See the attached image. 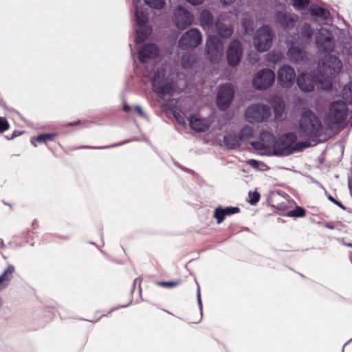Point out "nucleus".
<instances>
[{
	"label": "nucleus",
	"mask_w": 352,
	"mask_h": 352,
	"mask_svg": "<svg viewBox=\"0 0 352 352\" xmlns=\"http://www.w3.org/2000/svg\"><path fill=\"white\" fill-rule=\"evenodd\" d=\"M241 139L235 134L229 133L224 136L223 143L229 148H235L240 145Z\"/></svg>",
	"instance_id": "bb28decb"
},
{
	"label": "nucleus",
	"mask_w": 352,
	"mask_h": 352,
	"mask_svg": "<svg viewBox=\"0 0 352 352\" xmlns=\"http://www.w3.org/2000/svg\"><path fill=\"white\" fill-rule=\"evenodd\" d=\"M267 59L270 62L276 63L283 58V54L280 51L274 50L267 55Z\"/></svg>",
	"instance_id": "f704fd0d"
},
{
	"label": "nucleus",
	"mask_w": 352,
	"mask_h": 352,
	"mask_svg": "<svg viewBox=\"0 0 352 352\" xmlns=\"http://www.w3.org/2000/svg\"><path fill=\"white\" fill-rule=\"evenodd\" d=\"M247 163L254 167V168H257L258 166V162L255 160H249Z\"/></svg>",
	"instance_id": "a18cd8bd"
},
{
	"label": "nucleus",
	"mask_w": 352,
	"mask_h": 352,
	"mask_svg": "<svg viewBox=\"0 0 352 352\" xmlns=\"http://www.w3.org/2000/svg\"><path fill=\"white\" fill-rule=\"evenodd\" d=\"M9 128V124L6 118L0 117V133H2Z\"/></svg>",
	"instance_id": "ea45409f"
},
{
	"label": "nucleus",
	"mask_w": 352,
	"mask_h": 352,
	"mask_svg": "<svg viewBox=\"0 0 352 352\" xmlns=\"http://www.w3.org/2000/svg\"><path fill=\"white\" fill-rule=\"evenodd\" d=\"M296 73L294 68L288 65H284L278 70V81L284 88L291 87L294 82Z\"/></svg>",
	"instance_id": "f3484780"
},
{
	"label": "nucleus",
	"mask_w": 352,
	"mask_h": 352,
	"mask_svg": "<svg viewBox=\"0 0 352 352\" xmlns=\"http://www.w3.org/2000/svg\"><path fill=\"white\" fill-rule=\"evenodd\" d=\"M296 135L289 133L280 137L276 141L274 148V155L277 156H286L292 153L295 150Z\"/></svg>",
	"instance_id": "6e6552de"
},
{
	"label": "nucleus",
	"mask_w": 352,
	"mask_h": 352,
	"mask_svg": "<svg viewBox=\"0 0 352 352\" xmlns=\"http://www.w3.org/2000/svg\"><path fill=\"white\" fill-rule=\"evenodd\" d=\"M271 114L269 106L254 104L249 106L245 112V116L249 122H261L267 120Z\"/></svg>",
	"instance_id": "1a4fd4ad"
},
{
	"label": "nucleus",
	"mask_w": 352,
	"mask_h": 352,
	"mask_svg": "<svg viewBox=\"0 0 352 352\" xmlns=\"http://www.w3.org/2000/svg\"><path fill=\"white\" fill-rule=\"evenodd\" d=\"M202 41V36L199 30L191 28L185 32L179 41V47L183 50L195 48Z\"/></svg>",
	"instance_id": "f8f14e48"
},
{
	"label": "nucleus",
	"mask_w": 352,
	"mask_h": 352,
	"mask_svg": "<svg viewBox=\"0 0 352 352\" xmlns=\"http://www.w3.org/2000/svg\"><path fill=\"white\" fill-rule=\"evenodd\" d=\"M316 44L319 50L331 52L334 50L336 42L332 33L327 29L319 30L316 36Z\"/></svg>",
	"instance_id": "9d476101"
},
{
	"label": "nucleus",
	"mask_w": 352,
	"mask_h": 352,
	"mask_svg": "<svg viewBox=\"0 0 352 352\" xmlns=\"http://www.w3.org/2000/svg\"><path fill=\"white\" fill-rule=\"evenodd\" d=\"M249 203L251 205L257 204L260 199V195L257 192H249Z\"/></svg>",
	"instance_id": "58836bf2"
},
{
	"label": "nucleus",
	"mask_w": 352,
	"mask_h": 352,
	"mask_svg": "<svg viewBox=\"0 0 352 352\" xmlns=\"http://www.w3.org/2000/svg\"><path fill=\"white\" fill-rule=\"evenodd\" d=\"M79 122H72V123H69V125H76Z\"/></svg>",
	"instance_id": "5fc2aeb1"
},
{
	"label": "nucleus",
	"mask_w": 352,
	"mask_h": 352,
	"mask_svg": "<svg viewBox=\"0 0 352 352\" xmlns=\"http://www.w3.org/2000/svg\"><path fill=\"white\" fill-rule=\"evenodd\" d=\"M342 62L335 55H325L319 62L318 79L320 89L329 91L332 87V80L340 73Z\"/></svg>",
	"instance_id": "f03ea898"
},
{
	"label": "nucleus",
	"mask_w": 352,
	"mask_h": 352,
	"mask_svg": "<svg viewBox=\"0 0 352 352\" xmlns=\"http://www.w3.org/2000/svg\"><path fill=\"white\" fill-rule=\"evenodd\" d=\"M274 34L268 25H263L258 28L254 35L253 44L258 52H266L272 43Z\"/></svg>",
	"instance_id": "0eeeda50"
},
{
	"label": "nucleus",
	"mask_w": 352,
	"mask_h": 352,
	"mask_svg": "<svg viewBox=\"0 0 352 352\" xmlns=\"http://www.w3.org/2000/svg\"><path fill=\"white\" fill-rule=\"evenodd\" d=\"M275 80V74L270 69L258 71L254 76L253 86L258 90H264L271 87Z\"/></svg>",
	"instance_id": "9b49d317"
},
{
	"label": "nucleus",
	"mask_w": 352,
	"mask_h": 352,
	"mask_svg": "<svg viewBox=\"0 0 352 352\" xmlns=\"http://www.w3.org/2000/svg\"><path fill=\"white\" fill-rule=\"evenodd\" d=\"M2 305H3V300H2V298L0 297V309L2 307Z\"/></svg>",
	"instance_id": "864d4df0"
},
{
	"label": "nucleus",
	"mask_w": 352,
	"mask_h": 352,
	"mask_svg": "<svg viewBox=\"0 0 352 352\" xmlns=\"http://www.w3.org/2000/svg\"><path fill=\"white\" fill-rule=\"evenodd\" d=\"M223 21V16L221 15L216 23L215 30L221 36L228 38L232 35L233 28L229 23H224Z\"/></svg>",
	"instance_id": "5701e85b"
},
{
	"label": "nucleus",
	"mask_w": 352,
	"mask_h": 352,
	"mask_svg": "<svg viewBox=\"0 0 352 352\" xmlns=\"http://www.w3.org/2000/svg\"><path fill=\"white\" fill-rule=\"evenodd\" d=\"M123 143H120V144H113L112 146H105V148H109V147H113V146H119V145H122ZM95 148H104V147H96Z\"/></svg>",
	"instance_id": "8fccbe9b"
},
{
	"label": "nucleus",
	"mask_w": 352,
	"mask_h": 352,
	"mask_svg": "<svg viewBox=\"0 0 352 352\" xmlns=\"http://www.w3.org/2000/svg\"><path fill=\"white\" fill-rule=\"evenodd\" d=\"M276 142L273 134L270 132L263 131L260 135V140L258 142H253L251 144L256 150H265V153L274 155V148Z\"/></svg>",
	"instance_id": "2eb2a0df"
},
{
	"label": "nucleus",
	"mask_w": 352,
	"mask_h": 352,
	"mask_svg": "<svg viewBox=\"0 0 352 352\" xmlns=\"http://www.w3.org/2000/svg\"><path fill=\"white\" fill-rule=\"evenodd\" d=\"M158 52L154 44L146 45L139 51L140 60L146 65L157 56Z\"/></svg>",
	"instance_id": "aec40b11"
},
{
	"label": "nucleus",
	"mask_w": 352,
	"mask_h": 352,
	"mask_svg": "<svg viewBox=\"0 0 352 352\" xmlns=\"http://www.w3.org/2000/svg\"><path fill=\"white\" fill-rule=\"evenodd\" d=\"M276 113L281 112L284 109V103L282 101L278 102L276 107H274Z\"/></svg>",
	"instance_id": "37998d69"
},
{
	"label": "nucleus",
	"mask_w": 352,
	"mask_h": 352,
	"mask_svg": "<svg viewBox=\"0 0 352 352\" xmlns=\"http://www.w3.org/2000/svg\"><path fill=\"white\" fill-rule=\"evenodd\" d=\"M188 120L191 129L197 132L205 131L210 126L209 121L201 118L199 114L192 115L188 118Z\"/></svg>",
	"instance_id": "412c9836"
},
{
	"label": "nucleus",
	"mask_w": 352,
	"mask_h": 352,
	"mask_svg": "<svg viewBox=\"0 0 352 352\" xmlns=\"http://www.w3.org/2000/svg\"><path fill=\"white\" fill-rule=\"evenodd\" d=\"M292 45L289 47L287 56L292 63H300L306 59V52L302 47H299L298 40L292 41Z\"/></svg>",
	"instance_id": "6ab92c4d"
},
{
	"label": "nucleus",
	"mask_w": 352,
	"mask_h": 352,
	"mask_svg": "<svg viewBox=\"0 0 352 352\" xmlns=\"http://www.w3.org/2000/svg\"><path fill=\"white\" fill-rule=\"evenodd\" d=\"M14 271L13 265H8L3 273L0 276V291L6 287L12 278Z\"/></svg>",
	"instance_id": "a878e982"
},
{
	"label": "nucleus",
	"mask_w": 352,
	"mask_h": 352,
	"mask_svg": "<svg viewBox=\"0 0 352 352\" xmlns=\"http://www.w3.org/2000/svg\"><path fill=\"white\" fill-rule=\"evenodd\" d=\"M174 117L176 120V121L181 124H184L185 123V118L184 117L181 115L179 113L175 112L174 113Z\"/></svg>",
	"instance_id": "79ce46f5"
},
{
	"label": "nucleus",
	"mask_w": 352,
	"mask_h": 352,
	"mask_svg": "<svg viewBox=\"0 0 352 352\" xmlns=\"http://www.w3.org/2000/svg\"><path fill=\"white\" fill-rule=\"evenodd\" d=\"M318 78L320 77L317 73L302 74L297 77V85L302 91L311 92L314 91L315 86L320 89L318 86Z\"/></svg>",
	"instance_id": "dca6fc26"
},
{
	"label": "nucleus",
	"mask_w": 352,
	"mask_h": 352,
	"mask_svg": "<svg viewBox=\"0 0 352 352\" xmlns=\"http://www.w3.org/2000/svg\"><path fill=\"white\" fill-rule=\"evenodd\" d=\"M144 2L151 8L161 9L164 5V0H144Z\"/></svg>",
	"instance_id": "c9c22d12"
},
{
	"label": "nucleus",
	"mask_w": 352,
	"mask_h": 352,
	"mask_svg": "<svg viewBox=\"0 0 352 352\" xmlns=\"http://www.w3.org/2000/svg\"><path fill=\"white\" fill-rule=\"evenodd\" d=\"M197 302H198V305H199V311H200V318H199V320L198 321L195 322L196 323L199 322L201 320V319L202 318V309H203V305H202L201 299L200 289H199V287L197 289Z\"/></svg>",
	"instance_id": "a19ab883"
},
{
	"label": "nucleus",
	"mask_w": 352,
	"mask_h": 352,
	"mask_svg": "<svg viewBox=\"0 0 352 352\" xmlns=\"http://www.w3.org/2000/svg\"><path fill=\"white\" fill-rule=\"evenodd\" d=\"M309 0H293L294 7L298 10L305 9L309 5Z\"/></svg>",
	"instance_id": "e433bc0d"
},
{
	"label": "nucleus",
	"mask_w": 352,
	"mask_h": 352,
	"mask_svg": "<svg viewBox=\"0 0 352 352\" xmlns=\"http://www.w3.org/2000/svg\"><path fill=\"white\" fill-rule=\"evenodd\" d=\"M151 79L153 91L162 100L169 99L176 92L181 91L184 87L178 86L174 79L177 76L175 69L168 65H157Z\"/></svg>",
	"instance_id": "f257e3e1"
},
{
	"label": "nucleus",
	"mask_w": 352,
	"mask_h": 352,
	"mask_svg": "<svg viewBox=\"0 0 352 352\" xmlns=\"http://www.w3.org/2000/svg\"><path fill=\"white\" fill-rule=\"evenodd\" d=\"M13 136H16V132H14V133H13Z\"/></svg>",
	"instance_id": "bf43d9fd"
},
{
	"label": "nucleus",
	"mask_w": 352,
	"mask_h": 352,
	"mask_svg": "<svg viewBox=\"0 0 352 352\" xmlns=\"http://www.w3.org/2000/svg\"><path fill=\"white\" fill-rule=\"evenodd\" d=\"M221 1L224 4L228 5V4L232 3L234 0H221Z\"/></svg>",
	"instance_id": "3c124183"
},
{
	"label": "nucleus",
	"mask_w": 352,
	"mask_h": 352,
	"mask_svg": "<svg viewBox=\"0 0 352 352\" xmlns=\"http://www.w3.org/2000/svg\"><path fill=\"white\" fill-rule=\"evenodd\" d=\"M239 211L237 207H226V208H217L214 210V217L217 219L218 224L221 223L226 216H229Z\"/></svg>",
	"instance_id": "393cba45"
},
{
	"label": "nucleus",
	"mask_w": 352,
	"mask_h": 352,
	"mask_svg": "<svg viewBox=\"0 0 352 352\" xmlns=\"http://www.w3.org/2000/svg\"><path fill=\"white\" fill-rule=\"evenodd\" d=\"M242 25L245 34H250L253 32L254 22L251 18H244L242 21Z\"/></svg>",
	"instance_id": "473e14b6"
},
{
	"label": "nucleus",
	"mask_w": 352,
	"mask_h": 352,
	"mask_svg": "<svg viewBox=\"0 0 352 352\" xmlns=\"http://www.w3.org/2000/svg\"><path fill=\"white\" fill-rule=\"evenodd\" d=\"M243 49L241 43L239 41H232L226 52L228 63L231 66L238 65L242 57Z\"/></svg>",
	"instance_id": "a211bd4d"
},
{
	"label": "nucleus",
	"mask_w": 352,
	"mask_h": 352,
	"mask_svg": "<svg viewBox=\"0 0 352 352\" xmlns=\"http://www.w3.org/2000/svg\"><path fill=\"white\" fill-rule=\"evenodd\" d=\"M135 108L136 111L138 113V114H139L140 116H144V113H143V111H142V109H141L140 106L137 105V106H135Z\"/></svg>",
	"instance_id": "de8ad7c7"
},
{
	"label": "nucleus",
	"mask_w": 352,
	"mask_h": 352,
	"mask_svg": "<svg viewBox=\"0 0 352 352\" xmlns=\"http://www.w3.org/2000/svg\"><path fill=\"white\" fill-rule=\"evenodd\" d=\"M206 58L212 63H219L223 57V43L213 35H208L206 43Z\"/></svg>",
	"instance_id": "423d86ee"
},
{
	"label": "nucleus",
	"mask_w": 352,
	"mask_h": 352,
	"mask_svg": "<svg viewBox=\"0 0 352 352\" xmlns=\"http://www.w3.org/2000/svg\"><path fill=\"white\" fill-rule=\"evenodd\" d=\"M140 0H133V4L135 7V42L138 43L143 42L151 33V28L146 25L148 21L146 10L138 6V3L140 2Z\"/></svg>",
	"instance_id": "39448f33"
},
{
	"label": "nucleus",
	"mask_w": 352,
	"mask_h": 352,
	"mask_svg": "<svg viewBox=\"0 0 352 352\" xmlns=\"http://www.w3.org/2000/svg\"><path fill=\"white\" fill-rule=\"evenodd\" d=\"M162 285L166 286V287H174L179 284V282L177 281H168V282H163L161 283Z\"/></svg>",
	"instance_id": "c03bdc74"
},
{
	"label": "nucleus",
	"mask_w": 352,
	"mask_h": 352,
	"mask_svg": "<svg viewBox=\"0 0 352 352\" xmlns=\"http://www.w3.org/2000/svg\"><path fill=\"white\" fill-rule=\"evenodd\" d=\"M310 12L311 15L320 16L323 19H327L329 16V12L319 6H315L311 8Z\"/></svg>",
	"instance_id": "2f4dec72"
},
{
	"label": "nucleus",
	"mask_w": 352,
	"mask_h": 352,
	"mask_svg": "<svg viewBox=\"0 0 352 352\" xmlns=\"http://www.w3.org/2000/svg\"><path fill=\"white\" fill-rule=\"evenodd\" d=\"M195 61V57L193 54L190 53L184 54L181 60L182 65L184 67L188 68L192 65Z\"/></svg>",
	"instance_id": "72a5a7b5"
},
{
	"label": "nucleus",
	"mask_w": 352,
	"mask_h": 352,
	"mask_svg": "<svg viewBox=\"0 0 352 352\" xmlns=\"http://www.w3.org/2000/svg\"><path fill=\"white\" fill-rule=\"evenodd\" d=\"M131 107L129 105L125 104L124 106H123V110L126 112H128L129 110H130Z\"/></svg>",
	"instance_id": "09e8293b"
},
{
	"label": "nucleus",
	"mask_w": 352,
	"mask_h": 352,
	"mask_svg": "<svg viewBox=\"0 0 352 352\" xmlns=\"http://www.w3.org/2000/svg\"><path fill=\"white\" fill-rule=\"evenodd\" d=\"M36 224H37V222H36V220L32 222V226H36Z\"/></svg>",
	"instance_id": "4d7b16f0"
},
{
	"label": "nucleus",
	"mask_w": 352,
	"mask_h": 352,
	"mask_svg": "<svg viewBox=\"0 0 352 352\" xmlns=\"http://www.w3.org/2000/svg\"><path fill=\"white\" fill-rule=\"evenodd\" d=\"M329 199L331 200V201H333V203L336 202V200L331 196L329 197Z\"/></svg>",
	"instance_id": "603ef678"
},
{
	"label": "nucleus",
	"mask_w": 352,
	"mask_h": 352,
	"mask_svg": "<svg viewBox=\"0 0 352 352\" xmlns=\"http://www.w3.org/2000/svg\"><path fill=\"white\" fill-rule=\"evenodd\" d=\"M0 245H1L2 247L3 246V241H1V240H0Z\"/></svg>",
	"instance_id": "13d9d810"
},
{
	"label": "nucleus",
	"mask_w": 352,
	"mask_h": 352,
	"mask_svg": "<svg viewBox=\"0 0 352 352\" xmlns=\"http://www.w3.org/2000/svg\"><path fill=\"white\" fill-rule=\"evenodd\" d=\"M276 21L285 29H290L296 25V19L293 16L283 12H278L276 14Z\"/></svg>",
	"instance_id": "b1692460"
},
{
	"label": "nucleus",
	"mask_w": 352,
	"mask_h": 352,
	"mask_svg": "<svg viewBox=\"0 0 352 352\" xmlns=\"http://www.w3.org/2000/svg\"><path fill=\"white\" fill-rule=\"evenodd\" d=\"M187 2L190 3L193 6H198L203 3L204 0H186Z\"/></svg>",
	"instance_id": "49530a36"
},
{
	"label": "nucleus",
	"mask_w": 352,
	"mask_h": 352,
	"mask_svg": "<svg viewBox=\"0 0 352 352\" xmlns=\"http://www.w3.org/2000/svg\"><path fill=\"white\" fill-rule=\"evenodd\" d=\"M341 94L344 100L352 103V82H350L343 87Z\"/></svg>",
	"instance_id": "c756f323"
},
{
	"label": "nucleus",
	"mask_w": 352,
	"mask_h": 352,
	"mask_svg": "<svg viewBox=\"0 0 352 352\" xmlns=\"http://www.w3.org/2000/svg\"><path fill=\"white\" fill-rule=\"evenodd\" d=\"M56 135L57 134L55 133L40 134L36 138H32L31 139V142L32 145L36 147V144L35 142H38L39 143H47L50 141L54 140Z\"/></svg>",
	"instance_id": "cd10ccee"
},
{
	"label": "nucleus",
	"mask_w": 352,
	"mask_h": 352,
	"mask_svg": "<svg viewBox=\"0 0 352 352\" xmlns=\"http://www.w3.org/2000/svg\"><path fill=\"white\" fill-rule=\"evenodd\" d=\"M302 39L300 41V44L302 45L303 43H308L311 38L312 36V30L309 25L305 24L302 28Z\"/></svg>",
	"instance_id": "c85d7f7f"
},
{
	"label": "nucleus",
	"mask_w": 352,
	"mask_h": 352,
	"mask_svg": "<svg viewBox=\"0 0 352 352\" xmlns=\"http://www.w3.org/2000/svg\"><path fill=\"white\" fill-rule=\"evenodd\" d=\"M347 105L342 100L332 102L329 107L324 121L329 127L334 129L342 124L346 118Z\"/></svg>",
	"instance_id": "20e7f679"
},
{
	"label": "nucleus",
	"mask_w": 352,
	"mask_h": 352,
	"mask_svg": "<svg viewBox=\"0 0 352 352\" xmlns=\"http://www.w3.org/2000/svg\"><path fill=\"white\" fill-rule=\"evenodd\" d=\"M253 135V129L251 126H245L241 129L239 138L241 141H245L252 138Z\"/></svg>",
	"instance_id": "7c9ffc66"
},
{
	"label": "nucleus",
	"mask_w": 352,
	"mask_h": 352,
	"mask_svg": "<svg viewBox=\"0 0 352 352\" xmlns=\"http://www.w3.org/2000/svg\"><path fill=\"white\" fill-rule=\"evenodd\" d=\"M173 14V22L180 30L186 29L195 19L193 14L182 6L176 7Z\"/></svg>",
	"instance_id": "ddd939ff"
},
{
	"label": "nucleus",
	"mask_w": 352,
	"mask_h": 352,
	"mask_svg": "<svg viewBox=\"0 0 352 352\" xmlns=\"http://www.w3.org/2000/svg\"><path fill=\"white\" fill-rule=\"evenodd\" d=\"M201 26L207 32L208 35L213 32V18L210 12L207 10H204L199 17Z\"/></svg>",
	"instance_id": "4be33fe9"
},
{
	"label": "nucleus",
	"mask_w": 352,
	"mask_h": 352,
	"mask_svg": "<svg viewBox=\"0 0 352 352\" xmlns=\"http://www.w3.org/2000/svg\"><path fill=\"white\" fill-rule=\"evenodd\" d=\"M299 135L310 138H318L323 133L320 119L312 111H305L300 120Z\"/></svg>",
	"instance_id": "7ed1b4c3"
},
{
	"label": "nucleus",
	"mask_w": 352,
	"mask_h": 352,
	"mask_svg": "<svg viewBox=\"0 0 352 352\" xmlns=\"http://www.w3.org/2000/svg\"><path fill=\"white\" fill-rule=\"evenodd\" d=\"M234 87L232 84L226 83L220 86L217 96V103L218 107L221 110L227 109L234 96Z\"/></svg>",
	"instance_id": "4468645a"
},
{
	"label": "nucleus",
	"mask_w": 352,
	"mask_h": 352,
	"mask_svg": "<svg viewBox=\"0 0 352 352\" xmlns=\"http://www.w3.org/2000/svg\"><path fill=\"white\" fill-rule=\"evenodd\" d=\"M335 204H336L337 205H338L340 207H342V204L340 202L337 201H336V202H335Z\"/></svg>",
	"instance_id": "6e6d98bb"
},
{
	"label": "nucleus",
	"mask_w": 352,
	"mask_h": 352,
	"mask_svg": "<svg viewBox=\"0 0 352 352\" xmlns=\"http://www.w3.org/2000/svg\"><path fill=\"white\" fill-rule=\"evenodd\" d=\"M305 214V211L301 207H296L294 210L288 212L287 216L301 217Z\"/></svg>",
	"instance_id": "4c0bfd02"
}]
</instances>
